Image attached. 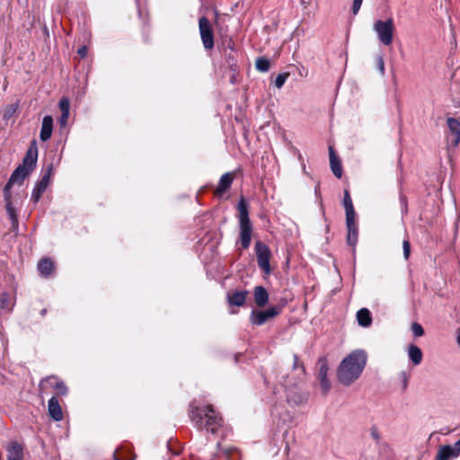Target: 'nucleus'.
I'll return each instance as SVG.
<instances>
[{
  "label": "nucleus",
  "instance_id": "7",
  "mask_svg": "<svg viewBox=\"0 0 460 460\" xmlns=\"http://www.w3.org/2000/svg\"><path fill=\"white\" fill-rule=\"evenodd\" d=\"M284 380L282 382V385L289 389L287 391V401L288 403L294 404V405H299L306 402L307 395L304 393H302L299 390L296 389H291L292 386H296L297 384V380H294V382H289L284 377Z\"/></svg>",
  "mask_w": 460,
  "mask_h": 460
},
{
  "label": "nucleus",
  "instance_id": "42",
  "mask_svg": "<svg viewBox=\"0 0 460 460\" xmlns=\"http://www.w3.org/2000/svg\"><path fill=\"white\" fill-rule=\"evenodd\" d=\"M372 435L374 436V438H375L376 439H377V438H378V436H377V434H376V431H372Z\"/></svg>",
  "mask_w": 460,
  "mask_h": 460
},
{
  "label": "nucleus",
  "instance_id": "29",
  "mask_svg": "<svg viewBox=\"0 0 460 460\" xmlns=\"http://www.w3.org/2000/svg\"><path fill=\"white\" fill-rule=\"evenodd\" d=\"M0 308L4 310H11V300L8 293L0 295Z\"/></svg>",
  "mask_w": 460,
  "mask_h": 460
},
{
  "label": "nucleus",
  "instance_id": "30",
  "mask_svg": "<svg viewBox=\"0 0 460 460\" xmlns=\"http://www.w3.org/2000/svg\"><path fill=\"white\" fill-rule=\"evenodd\" d=\"M346 226H357L356 225V213L353 208L346 209Z\"/></svg>",
  "mask_w": 460,
  "mask_h": 460
},
{
  "label": "nucleus",
  "instance_id": "26",
  "mask_svg": "<svg viewBox=\"0 0 460 460\" xmlns=\"http://www.w3.org/2000/svg\"><path fill=\"white\" fill-rule=\"evenodd\" d=\"M347 229H348L347 242L350 246L354 247L358 241V226H347Z\"/></svg>",
  "mask_w": 460,
  "mask_h": 460
},
{
  "label": "nucleus",
  "instance_id": "8",
  "mask_svg": "<svg viewBox=\"0 0 460 460\" xmlns=\"http://www.w3.org/2000/svg\"><path fill=\"white\" fill-rule=\"evenodd\" d=\"M52 165H49L47 169V171L44 172L40 180L36 183L32 194H31V200L34 203H38L40 199L42 194L46 191L49 182L50 178L52 175Z\"/></svg>",
  "mask_w": 460,
  "mask_h": 460
},
{
  "label": "nucleus",
  "instance_id": "27",
  "mask_svg": "<svg viewBox=\"0 0 460 460\" xmlns=\"http://www.w3.org/2000/svg\"><path fill=\"white\" fill-rule=\"evenodd\" d=\"M293 370L296 372V379H300L305 375V368L303 364H300L297 355L293 356Z\"/></svg>",
  "mask_w": 460,
  "mask_h": 460
},
{
  "label": "nucleus",
  "instance_id": "16",
  "mask_svg": "<svg viewBox=\"0 0 460 460\" xmlns=\"http://www.w3.org/2000/svg\"><path fill=\"white\" fill-rule=\"evenodd\" d=\"M329 155H330V165H331L332 173L337 178H339V179L341 178V176H342L341 162L340 158L336 155L332 146L329 147Z\"/></svg>",
  "mask_w": 460,
  "mask_h": 460
},
{
  "label": "nucleus",
  "instance_id": "12",
  "mask_svg": "<svg viewBox=\"0 0 460 460\" xmlns=\"http://www.w3.org/2000/svg\"><path fill=\"white\" fill-rule=\"evenodd\" d=\"M460 455V450L456 445H445L438 448L436 460H451L456 458Z\"/></svg>",
  "mask_w": 460,
  "mask_h": 460
},
{
  "label": "nucleus",
  "instance_id": "37",
  "mask_svg": "<svg viewBox=\"0 0 460 460\" xmlns=\"http://www.w3.org/2000/svg\"><path fill=\"white\" fill-rule=\"evenodd\" d=\"M362 2H363V0H354L353 1L352 13L354 15H356L358 13V11L361 7Z\"/></svg>",
  "mask_w": 460,
  "mask_h": 460
},
{
  "label": "nucleus",
  "instance_id": "31",
  "mask_svg": "<svg viewBox=\"0 0 460 460\" xmlns=\"http://www.w3.org/2000/svg\"><path fill=\"white\" fill-rule=\"evenodd\" d=\"M289 76L288 73L279 74L275 79V85L277 88H281L286 83L288 77Z\"/></svg>",
  "mask_w": 460,
  "mask_h": 460
},
{
  "label": "nucleus",
  "instance_id": "40",
  "mask_svg": "<svg viewBox=\"0 0 460 460\" xmlns=\"http://www.w3.org/2000/svg\"><path fill=\"white\" fill-rule=\"evenodd\" d=\"M402 376H403V380H404V386H406V384H407L406 374L402 373Z\"/></svg>",
  "mask_w": 460,
  "mask_h": 460
},
{
  "label": "nucleus",
  "instance_id": "33",
  "mask_svg": "<svg viewBox=\"0 0 460 460\" xmlns=\"http://www.w3.org/2000/svg\"><path fill=\"white\" fill-rule=\"evenodd\" d=\"M343 205H344L345 210L354 208L353 204H352L351 198L349 196V192L348 190L344 191Z\"/></svg>",
  "mask_w": 460,
  "mask_h": 460
},
{
  "label": "nucleus",
  "instance_id": "36",
  "mask_svg": "<svg viewBox=\"0 0 460 460\" xmlns=\"http://www.w3.org/2000/svg\"><path fill=\"white\" fill-rule=\"evenodd\" d=\"M16 111V106L15 105H10L9 107L6 108V110L4 111V119H9L13 116V114Z\"/></svg>",
  "mask_w": 460,
  "mask_h": 460
},
{
  "label": "nucleus",
  "instance_id": "4",
  "mask_svg": "<svg viewBox=\"0 0 460 460\" xmlns=\"http://www.w3.org/2000/svg\"><path fill=\"white\" fill-rule=\"evenodd\" d=\"M238 220L240 229V243L242 249H247L252 241V226L249 218L248 205L243 198L237 204Z\"/></svg>",
  "mask_w": 460,
  "mask_h": 460
},
{
  "label": "nucleus",
  "instance_id": "22",
  "mask_svg": "<svg viewBox=\"0 0 460 460\" xmlns=\"http://www.w3.org/2000/svg\"><path fill=\"white\" fill-rule=\"evenodd\" d=\"M234 177L231 172H226L223 174L219 180L217 188V194L221 195L225 193L231 186L233 182Z\"/></svg>",
  "mask_w": 460,
  "mask_h": 460
},
{
  "label": "nucleus",
  "instance_id": "9",
  "mask_svg": "<svg viewBox=\"0 0 460 460\" xmlns=\"http://www.w3.org/2000/svg\"><path fill=\"white\" fill-rule=\"evenodd\" d=\"M279 314V309L273 306L264 311L252 310L250 315V321L254 325H262L270 319L274 318Z\"/></svg>",
  "mask_w": 460,
  "mask_h": 460
},
{
  "label": "nucleus",
  "instance_id": "19",
  "mask_svg": "<svg viewBox=\"0 0 460 460\" xmlns=\"http://www.w3.org/2000/svg\"><path fill=\"white\" fill-rule=\"evenodd\" d=\"M49 415L57 421H59L63 419V413L61 407L59 405L58 400L56 397H51L49 400Z\"/></svg>",
  "mask_w": 460,
  "mask_h": 460
},
{
  "label": "nucleus",
  "instance_id": "20",
  "mask_svg": "<svg viewBox=\"0 0 460 460\" xmlns=\"http://www.w3.org/2000/svg\"><path fill=\"white\" fill-rule=\"evenodd\" d=\"M407 353L410 360L412 362L414 366H418L421 363L423 354L421 349L418 346L414 344L409 345L407 349Z\"/></svg>",
  "mask_w": 460,
  "mask_h": 460
},
{
  "label": "nucleus",
  "instance_id": "3",
  "mask_svg": "<svg viewBox=\"0 0 460 460\" xmlns=\"http://www.w3.org/2000/svg\"><path fill=\"white\" fill-rule=\"evenodd\" d=\"M190 415L191 420L198 428L206 429L211 433H216L222 425V419L216 413L212 405H208L204 411V416L198 407L190 405Z\"/></svg>",
  "mask_w": 460,
  "mask_h": 460
},
{
  "label": "nucleus",
  "instance_id": "32",
  "mask_svg": "<svg viewBox=\"0 0 460 460\" xmlns=\"http://www.w3.org/2000/svg\"><path fill=\"white\" fill-rule=\"evenodd\" d=\"M411 331L415 337H421L424 334L422 326L418 323H413L411 325Z\"/></svg>",
  "mask_w": 460,
  "mask_h": 460
},
{
  "label": "nucleus",
  "instance_id": "21",
  "mask_svg": "<svg viewBox=\"0 0 460 460\" xmlns=\"http://www.w3.org/2000/svg\"><path fill=\"white\" fill-rule=\"evenodd\" d=\"M254 301L259 307H263L268 303L269 294L263 287L257 286L254 288Z\"/></svg>",
  "mask_w": 460,
  "mask_h": 460
},
{
  "label": "nucleus",
  "instance_id": "35",
  "mask_svg": "<svg viewBox=\"0 0 460 460\" xmlns=\"http://www.w3.org/2000/svg\"><path fill=\"white\" fill-rule=\"evenodd\" d=\"M402 249H403V257L405 260H408L411 253V245L410 242L408 240H404L402 243Z\"/></svg>",
  "mask_w": 460,
  "mask_h": 460
},
{
  "label": "nucleus",
  "instance_id": "28",
  "mask_svg": "<svg viewBox=\"0 0 460 460\" xmlns=\"http://www.w3.org/2000/svg\"><path fill=\"white\" fill-rule=\"evenodd\" d=\"M255 66L261 72H267L270 69V61L265 58H259L256 60Z\"/></svg>",
  "mask_w": 460,
  "mask_h": 460
},
{
  "label": "nucleus",
  "instance_id": "13",
  "mask_svg": "<svg viewBox=\"0 0 460 460\" xmlns=\"http://www.w3.org/2000/svg\"><path fill=\"white\" fill-rule=\"evenodd\" d=\"M40 386L42 389L45 387L53 388V389L57 390V392L59 394H62V395H65L67 393V387L66 386L64 382L58 380L55 376H49V377H47L44 380H42L40 383Z\"/></svg>",
  "mask_w": 460,
  "mask_h": 460
},
{
  "label": "nucleus",
  "instance_id": "18",
  "mask_svg": "<svg viewBox=\"0 0 460 460\" xmlns=\"http://www.w3.org/2000/svg\"><path fill=\"white\" fill-rule=\"evenodd\" d=\"M248 292L246 290H236L228 293L227 301L230 305L242 306L244 305Z\"/></svg>",
  "mask_w": 460,
  "mask_h": 460
},
{
  "label": "nucleus",
  "instance_id": "15",
  "mask_svg": "<svg viewBox=\"0 0 460 460\" xmlns=\"http://www.w3.org/2000/svg\"><path fill=\"white\" fill-rule=\"evenodd\" d=\"M7 460H23V447L16 441H12L6 447Z\"/></svg>",
  "mask_w": 460,
  "mask_h": 460
},
{
  "label": "nucleus",
  "instance_id": "5",
  "mask_svg": "<svg viewBox=\"0 0 460 460\" xmlns=\"http://www.w3.org/2000/svg\"><path fill=\"white\" fill-rule=\"evenodd\" d=\"M373 30L376 33L378 40L385 46H390L394 40V23L392 18L385 21L375 22Z\"/></svg>",
  "mask_w": 460,
  "mask_h": 460
},
{
  "label": "nucleus",
  "instance_id": "38",
  "mask_svg": "<svg viewBox=\"0 0 460 460\" xmlns=\"http://www.w3.org/2000/svg\"><path fill=\"white\" fill-rule=\"evenodd\" d=\"M376 60H377L378 70L381 73V75H384L385 74V62H384L383 57L378 56Z\"/></svg>",
  "mask_w": 460,
  "mask_h": 460
},
{
  "label": "nucleus",
  "instance_id": "10",
  "mask_svg": "<svg viewBox=\"0 0 460 460\" xmlns=\"http://www.w3.org/2000/svg\"><path fill=\"white\" fill-rule=\"evenodd\" d=\"M256 258L259 267L266 273L270 272V250L267 245L257 242L255 245Z\"/></svg>",
  "mask_w": 460,
  "mask_h": 460
},
{
  "label": "nucleus",
  "instance_id": "14",
  "mask_svg": "<svg viewBox=\"0 0 460 460\" xmlns=\"http://www.w3.org/2000/svg\"><path fill=\"white\" fill-rule=\"evenodd\" d=\"M58 106L61 111V116L59 118L58 122L61 128H65L67 125L70 114V102L68 98L62 97L59 101Z\"/></svg>",
  "mask_w": 460,
  "mask_h": 460
},
{
  "label": "nucleus",
  "instance_id": "41",
  "mask_svg": "<svg viewBox=\"0 0 460 460\" xmlns=\"http://www.w3.org/2000/svg\"><path fill=\"white\" fill-rule=\"evenodd\" d=\"M455 445H456V447H457V448L460 450V439H459V440H457V441L455 443Z\"/></svg>",
  "mask_w": 460,
  "mask_h": 460
},
{
  "label": "nucleus",
  "instance_id": "1",
  "mask_svg": "<svg viewBox=\"0 0 460 460\" xmlns=\"http://www.w3.org/2000/svg\"><path fill=\"white\" fill-rule=\"evenodd\" d=\"M38 159V147L36 142L33 141L28 148L23 158L22 164H20L11 174L6 185L4 188V199L5 201L6 212L10 217L13 227L18 226V217L16 210L12 202L11 188L14 184L22 185L25 178L33 171Z\"/></svg>",
  "mask_w": 460,
  "mask_h": 460
},
{
  "label": "nucleus",
  "instance_id": "25",
  "mask_svg": "<svg viewBox=\"0 0 460 460\" xmlns=\"http://www.w3.org/2000/svg\"><path fill=\"white\" fill-rule=\"evenodd\" d=\"M316 368L318 378L326 377L329 370L327 358L324 357L320 358L317 361Z\"/></svg>",
  "mask_w": 460,
  "mask_h": 460
},
{
  "label": "nucleus",
  "instance_id": "17",
  "mask_svg": "<svg viewBox=\"0 0 460 460\" xmlns=\"http://www.w3.org/2000/svg\"><path fill=\"white\" fill-rule=\"evenodd\" d=\"M53 128V119L47 115L42 119L40 137L41 141H47L51 137Z\"/></svg>",
  "mask_w": 460,
  "mask_h": 460
},
{
  "label": "nucleus",
  "instance_id": "6",
  "mask_svg": "<svg viewBox=\"0 0 460 460\" xmlns=\"http://www.w3.org/2000/svg\"><path fill=\"white\" fill-rule=\"evenodd\" d=\"M199 28L204 48L212 49L214 48V33L208 19L205 16L201 17L199 21Z\"/></svg>",
  "mask_w": 460,
  "mask_h": 460
},
{
  "label": "nucleus",
  "instance_id": "23",
  "mask_svg": "<svg viewBox=\"0 0 460 460\" xmlns=\"http://www.w3.org/2000/svg\"><path fill=\"white\" fill-rule=\"evenodd\" d=\"M357 320L360 326L368 327L372 323L371 314L368 309L361 308L357 313Z\"/></svg>",
  "mask_w": 460,
  "mask_h": 460
},
{
  "label": "nucleus",
  "instance_id": "39",
  "mask_svg": "<svg viewBox=\"0 0 460 460\" xmlns=\"http://www.w3.org/2000/svg\"><path fill=\"white\" fill-rule=\"evenodd\" d=\"M77 53L82 58H85L87 54V48L85 46L79 48Z\"/></svg>",
  "mask_w": 460,
  "mask_h": 460
},
{
  "label": "nucleus",
  "instance_id": "11",
  "mask_svg": "<svg viewBox=\"0 0 460 460\" xmlns=\"http://www.w3.org/2000/svg\"><path fill=\"white\" fill-rule=\"evenodd\" d=\"M447 125L449 131L447 141L453 147H456L460 143V120L455 118H447Z\"/></svg>",
  "mask_w": 460,
  "mask_h": 460
},
{
  "label": "nucleus",
  "instance_id": "34",
  "mask_svg": "<svg viewBox=\"0 0 460 460\" xmlns=\"http://www.w3.org/2000/svg\"><path fill=\"white\" fill-rule=\"evenodd\" d=\"M319 381H320V384H321V387L323 391V393H327L330 388H331V384H330V381L328 379V377H321V378H318Z\"/></svg>",
  "mask_w": 460,
  "mask_h": 460
},
{
  "label": "nucleus",
  "instance_id": "2",
  "mask_svg": "<svg viewBox=\"0 0 460 460\" xmlns=\"http://www.w3.org/2000/svg\"><path fill=\"white\" fill-rule=\"evenodd\" d=\"M367 360V352L363 349H355L346 356L337 369V378L343 385H350L358 380L362 374Z\"/></svg>",
  "mask_w": 460,
  "mask_h": 460
},
{
  "label": "nucleus",
  "instance_id": "24",
  "mask_svg": "<svg viewBox=\"0 0 460 460\" xmlns=\"http://www.w3.org/2000/svg\"><path fill=\"white\" fill-rule=\"evenodd\" d=\"M53 268V262L49 259H42L38 264V270L40 274L45 278L50 275Z\"/></svg>",
  "mask_w": 460,
  "mask_h": 460
}]
</instances>
